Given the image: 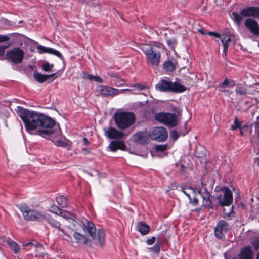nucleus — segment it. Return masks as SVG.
Segmentation results:
<instances>
[{
    "label": "nucleus",
    "instance_id": "1",
    "mask_svg": "<svg viewBox=\"0 0 259 259\" xmlns=\"http://www.w3.org/2000/svg\"><path fill=\"white\" fill-rule=\"evenodd\" d=\"M19 116L26 130H47L56 126L60 128L59 124L56 123L53 118L38 112L23 109Z\"/></svg>",
    "mask_w": 259,
    "mask_h": 259
},
{
    "label": "nucleus",
    "instance_id": "2",
    "mask_svg": "<svg viewBox=\"0 0 259 259\" xmlns=\"http://www.w3.org/2000/svg\"><path fill=\"white\" fill-rule=\"evenodd\" d=\"M146 56L147 64L153 68H157L160 62L161 51L164 49L162 44H141L138 46Z\"/></svg>",
    "mask_w": 259,
    "mask_h": 259
},
{
    "label": "nucleus",
    "instance_id": "3",
    "mask_svg": "<svg viewBox=\"0 0 259 259\" xmlns=\"http://www.w3.org/2000/svg\"><path fill=\"white\" fill-rule=\"evenodd\" d=\"M115 122L121 130H124L133 125L135 121V114L131 112H121L114 115Z\"/></svg>",
    "mask_w": 259,
    "mask_h": 259
},
{
    "label": "nucleus",
    "instance_id": "4",
    "mask_svg": "<svg viewBox=\"0 0 259 259\" xmlns=\"http://www.w3.org/2000/svg\"><path fill=\"white\" fill-rule=\"evenodd\" d=\"M155 87L157 90L163 92L182 93L186 90V88L180 83L165 79L160 80Z\"/></svg>",
    "mask_w": 259,
    "mask_h": 259
},
{
    "label": "nucleus",
    "instance_id": "5",
    "mask_svg": "<svg viewBox=\"0 0 259 259\" xmlns=\"http://www.w3.org/2000/svg\"><path fill=\"white\" fill-rule=\"evenodd\" d=\"M155 119L168 128L175 127L179 122L178 117L176 114L168 112L156 113L155 115Z\"/></svg>",
    "mask_w": 259,
    "mask_h": 259
},
{
    "label": "nucleus",
    "instance_id": "6",
    "mask_svg": "<svg viewBox=\"0 0 259 259\" xmlns=\"http://www.w3.org/2000/svg\"><path fill=\"white\" fill-rule=\"evenodd\" d=\"M18 208L26 221H41L45 219V215L40 212L30 209L26 204H21Z\"/></svg>",
    "mask_w": 259,
    "mask_h": 259
},
{
    "label": "nucleus",
    "instance_id": "7",
    "mask_svg": "<svg viewBox=\"0 0 259 259\" xmlns=\"http://www.w3.org/2000/svg\"><path fill=\"white\" fill-rule=\"evenodd\" d=\"M24 57V51L19 47L13 48L6 53V59L14 64L22 63Z\"/></svg>",
    "mask_w": 259,
    "mask_h": 259
},
{
    "label": "nucleus",
    "instance_id": "8",
    "mask_svg": "<svg viewBox=\"0 0 259 259\" xmlns=\"http://www.w3.org/2000/svg\"><path fill=\"white\" fill-rule=\"evenodd\" d=\"M217 199L221 206H229L233 201L232 193L228 187H223L221 188Z\"/></svg>",
    "mask_w": 259,
    "mask_h": 259
},
{
    "label": "nucleus",
    "instance_id": "9",
    "mask_svg": "<svg viewBox=\"0 0 259 259\" xmlns=\"http://www.w3.org/2000/svg\"><path fill=\"white\" fill-rule=\"evenodd\" d=\"M30 134H34L51 140L55 143L56 140L62 137V131H27Z\"/></svg>",
    "mask_w": 259,
    "mask_h": 259
},
{
    "label": "nucleus",
    "instance_id": "10",
    "mask_svg": "<svg viewBox=\"0 0 259 259\" xmlns=\"http://www.w3.org/2000/svg\"><path fill=\"white\" fill-rule=\"evenodd\" d=\"M181 190L189 198L190 203L196 205L198 203L196 190L193 188L188 186H181Z\"/></svg>",
    "mask_w": 259,
    "mask_h": 259
},
{
    "label": "nucleus",
    "instance_id": "11",
    "mask_svg": "<svg viewBox=\"0 0 259 259\" xmlns=\"http://www.w3.org/2000/svg\"><path fill=\"white\" fill-rule=\"evenodd\" d=\"M244 26L255 37H259V24L256 20L247 18L244 22Z\"/></svg>",
    "mask_w": 259,
    "mask_h": 259
},
{
    "label": "nucleus",
    "instance_id": "12",
    "mask_svg": "<svg viewBox=\"0 0 259 259\" xmlns=\"http://www.w3.org/2000/svg\"><path fill=\"white\" fill-rule=\"evenodd\" d=\"M230 229L228 224L223 220H220L214 229V234L217 238L221 239Z\"/></svg>",
    "mask_w": 259,
    "mask_h": 259
},
{
    "label": "nucleus",
    "instance_id": "13",
    "mask_svg": "<svg viewBox=\"0 0 259 259\" xmlns=\"http://www.w3.org/2000/svg\"><path fill=\"white\" fill-rule=\"evenodd\" d=\"M133 139L138 144H146L150 141L149 134L147 131H138L133 135Z\"/></svg>",
    "mask_w": 259,
    "mask_h": 259
},
{
    "label": "nucleus",
    "instance_id": "14",
    "mask_svg": "<svg viewBox=\"0 0 259 259\" xmlns=\"http://www.w3.org/2000/svg\"><path fill=\"white\" fill-rule=\"evenodd\" d=\"M197 191L203 199V205L205 207L207 206L210 208H213V204L211 199V195L207 190L206 187L202 188V189H199Z\"/></svg>",
    "mask_w": 259,
    "mask_h": 259
},
{
    "label": "nucleus",
    "instance_id": "15",
    "mask_svg": "<svg viewBox=\"0 0 259 259\" xmlns=\"http://www.w3.org/2000/svg\"><path fill=\"white\" fill-rule=\"evenodd\" d=\"M150 140L161 142L166 140L168 137L167 131H152L149 133Z\"/></svg>",
    "mask_w": 259,
    "mask_h": 259
},
{
    "label": "nucleus",
    "instance_id": "16",
    "mask_svg": "<svg viewBox=\"0 0 259 259\" xmlns=\"http://www.w3.org/2000/svg\"><path fill=\"white\" fill-rule=\"evenodd\" d=\"M240 13L244 17L259 18V7H248L241 10Z\"/></svg>",
    "mask_w": 259,
    "mask_h": 259
},
{
    "label": "nucleus",
    "instance_id": "17",
    "mask_svg": "<svg viewBox=\"0 0 259 259\" xmlns=\"http://www.w3.org/2000/svg\"><path fill=\"white\" fill-rule=\"evenodd\" d=\"M122 90L119 91L118 90L109 87L102 85L99 89V93L106 96H113L122 93Z\"/></svg>",
    "mask_w": 259,
    "mask_h": 259
},
{
    "label": "nucleus",
    "instance_id": "18",
    "mask_svg": "<svg viewBox=\"0 0 259 259\" xmlns=\"http://www.w3.org/2000/svg\"><path fill=\"white\" fill-rule=\"evenodd\" d=\"M82 229L88 232L92 240L96 239V228L92 222L87 221L85 224H83Z\"/></svg>",
    "mask_w": 259,
    "mask_h": 259
},
{
    "label": "nucleus",
    "instance_id": "19",
    "mask_svg": "<svg viewBox=\"0 0 259 259\" xmlns=\"http://www.w3.org/2000/svg\"><path fill=\"white\" fill-rule=\"evenodd\" d=\"M44 220H45L52 227L58 229L59 232H61L63 234L67 235L65 233L64 230L60 228V223L53 218L50 215H45V219H44ZM58 234L60 236H61V234L60 233V232H58Z\"/></svg>",
    "mask_w": 259,
    "mask_h": 259
},
{
    "label": "nucleus",
    "instance_id": "20",
    "mask_svg": "<svg viewBox=\"0 0 259 259\" xmlns=\"http://www.w3.org/2000/svg\"><path fill=\"white\" fill-rule=\"evenodd\" d=\"M220 38L223 46V54L226 56L228 47L232 41L231 35L228 33H223Z\"/></svg>",
    "mask_w": 259,
    "mask_h": 259
},
{
    "label": "nucleus",
    "instance_id": "21",
    "mask_svg": "<svg viewBox=\"0 0 259 259\" xmlns=\"http://www.w3.org/2000/svg\"><path fill=\"white\" fill-rule=\"evenodd\" d=\"M253 255L251 247L247 246L241 249L238 256L240 259H253Z\"/></svg>",
    "mask_w": 259,
    "mask_h": 259
},
{
    "label": "nucleus",
    "instance_id": "22",
    "mask_svg": "<svg viewBox=\"0 0 259 259\" xmlns=\"http://www.w3.org/2000/svg\"><path fill=\"white\" fill-rule=\"evenodd\" d=\"M37 49L39 53H48L49 54L55 55L61 59L63 58V56L61 53L58 51L56 50L53 48L46 47L42 45H38L37 47Z\"/></svg>",
    "mask_w": 259,
    "mask_h": 259
},
{
    "label": "nucleus",
    "instance_id": "23",
    "mask_svg": "<svg viewBox=\"0 0 259 259\" xmlns=\"http://www.w3.org/2000/svg\"><path fill=\"white\" fill-rule=\"evenodd\" d=\"M177 64V61L175 59H168L163 63V68L166 72H171L176 69Z\"/></svg>",
    "mask_w": 259,
    "mask_h": 259
},
{
    "label": "nucleus",
    "instance_id": "24",
    "mask_svg": "<svg viewBox=\"0 0 259 259\" xmlns=\"http://www.w3.org/2000/svg\"><path fill=\"white\" fill-rule=\"evenodd\" d=\"M23 245L24 247L29 246L30 248L33 247H35L37 252L36 256H41L42 254V252H41V251L44 249L43 246L37 241H33L29 242H23Z\"/></svg>",
    "mask_w": 259,
    "mask_h": 259
},
{
    "label": "nucleus",
    "instance_id": "25",
    "mask_svg": "<svg viewBox=\"0 0 259 259\" xmlns=\"http://www.w3.org/2000/svg\"><path fill=\"white\" fill-rule=\"evenodd\" d=\"M108 147L112 151H116L117 149L125 150L126 146L123 141H112L110 142Z\"/></svg>",
    "mask_w": 259,
    "mask_h": 259
},
{
    "label": "nucleus",
    "instance_id": "26",
    "mask_svg": "<svg viewBox=\"0 0 259 259\" xmlns=\"http://www.w3.org/2000/svg\"><path fill=\"white\" fill-rule=\"evenodd\" d=\"M105 135L111 139L120 140L124 136L122 131H105Z\"/></svg>",
    "mask_w": 259,
    "mask_h": 259
},
{
    "label": "nucleus",
    "instance_id": "27",
    "mask_svg": "<svg viewBox=\"0 0 259 259\" xmlns=\"http://www.w3.org/2000/svg\"><path fill=\"white\" fill-rule=\"evenodd\" d=\"M56 73H53L50 75H44L37 71L34 72V79L39 83H43L47 80L49 78L53 77Z\"/></svg>",
    "mask_w": 259,
    "mask_h": 259
},
{
    "label": "nucleus",
    "instance_id": "28",
    "mask_svg": "<svg viewBox=\"0 0 259 259\" xmlns=\"http://www.w3.org/2000/svg\"><path fill=\"white\" fill-rule=\"evenodd\" d=\"M105 232L103 229L98 230L96 234V239L93 240L94 241L98 242L101 246H103L105 244Z\"/></svg>",
    "mask_w": 259,
    "mask_h": 259
},
{
    "label": "nucleus",
    "instance_id": "29",
    "mask_svg": "<svg viewBox=\"0 0 259 259\" xmlns=\"http://www.w3.org/2000/svg\"><path fill=\"white\" fill-rule=\"evenodd\" d=\"M138 230L140 233L145 235L147 234L150 231V226L146 223L143 222H139L137 225Z\"/></svg>",
    "mask_w": 259,
    "mask_h": 259
},
{
    "label": "nucleus",
    "instance_id": "30",
    "mask_svg": "<svg viewBox=\"0 0 259 259\" xmlns=\"http://www.w3.org/2000/svg\"><path fill=\"white\" fill-rule=\"evenodd\" d=\"M74 237L78 243L86 245L89 242V240L85 235L80 234V233L75 232Z\"/></svg>",
    "mask_w": 259,
    "mask_h": 259
},
{
    "label": "nucleus",
    "instance_id": "31",
    "mask_svg": "<svg viewBox=\"0 0 259 259\" xmlns=\"http://www.w3.org/2000/svg\"><path fill=\"white\" fill-rule=\"evenodd\" d=\"M54 143L59 147H67L69 145V141L62 136L61 138L59 137L58 139L56 140L55 143Z\"/></svg>",
    "mask_w": 259,
    "mask_h": 259
},
{
    "label": "nucleus",
    "instance_id": "32",
    "mask_svg": "<svg viewBox=\"0 0 259 259\" xmlns=\"http://www.w3.org/2000/svg\"><path fill=\"white\" fill-rule=\"evenodd\" d=\"M56 201L58 204L62 208H65L68 206V201L67 198L63 195L57 197Z\"/></svg>",
    "mask_w": 259,
    "mask_h": 259
},
{
    "label": "nucleus",
    "instance_id": "33",
    "mask_svg": "<svg viewBox=\"0 0 259 259\" xmlns=\"http://www.w3.org/2000/svg\"><path fill=\"white\" fill-rule=\"evenodd\" d=\"M179 132L180 131H171L170 134V138L174 141H176L181 135L184 136L188 134V131H183V132L181 133H179Z\"/></svg>",
    "mask_w": 259,
    "mask_h": 259
},
{
    "label": "nucleus",
    "instance_id": "34",
    "mask_svg": "<svg viewBox=\"0 0 259 259\" xmlns=\"http://www.w3.org/2000/svg\"><path fill=\"white\" fill-rule=\"evenodd\" d=\"M235 85V82L233 80H229L227 78H225L224 81L219 85L220 88H224L226 86H229L230 87H233Z\"/></svg>",
    "mask_w": 259,
    "mask_h": 259
},
{
    "label": "nucleus",
    "instance_id": "35",
    "mask_svg": "<svg viewBox=\"0 0 259 259\" xmlns=\"http://www.w3.org/2000/svg\"><path fill=\"white\" fill-rule=\"evenodd\" d=\"M242 16H243L241 14V13L239 14L237 12H233L232 13L233 19L235 23L238 25H240L241 22L243 19Z\"/></svg>",
    "mask_w": 259,
    "mask_h": 259
},
{
    "label": "nucleus",
    "instance_id": "36",
    "mask_svg": "<svg viewBox=\"0 0 259 259\" xmlns=\"http://www.w3.org/2000/svg\"><path fill=\"white\" fill-rule=\"evenodd\" d=\"M235 92L237 95L245 96L247 94L246 89L241 85H238L236 89Z\"/></svg>",
    "mask_w": 259,
    "mask_h": 259
},
{
    "label": "nucleus",
    "instance_id": "37",
    "mask_svg": "<svg viewBox=\"0 0 259 259\" xmlns=\"http://www.w3.org/2000/svg\"><path fill=\"white\" fill-rule=\"evenodd\" d=\"M8 244L15 253L19 252L20 248L17 243L14 241H8Z\"/></svg>",
    "mask_w": 259,
    "mask_h": 259
},
{
    "label": "nucleus",
    "instance_id": "38",
    "mask_svg": "<svg viewBox=\"0 0 259 259\" xmlns=\"http://www.w3.org/2000/svg\"><path fill=\"white\" fill-rule=\"evenodd\" d=\"M161 243V240L160 238H158L156 243L152 248H151V250L155 253H158L160 251V245Z\"/></svg>",
    "mask_w": 259,
    "mask_h": 259
},
{
    "label": "nucleus",
    "instance_id": "39",
    "mask_svg": "<svg viewBox=\"0 0 259 259\" xmlns=\"http://www.w3.org/2000/svg\"><path fill=\"white\" fill-rule=\"evenodd\" d=\"M58 215H60L66 220L72 219V214L69 212L65 210L62 209L60 213H58Z\"/></svg>",
    "mask_w": 259,
    "mask_h": 259
},
{
    "label": "nucleus",
    "instance_id": "40",
    "mask_svg": "<svg viewBox=\"0 0 259 259\" xmlns=\"http://www.w3.org/2000/svg\"><path fill=\"white\" fill-rule=\"evenodd\" d=\"M167 144L157 145L155 147V150L157 152H164L167 149Z\"/></svg>",
    "mask_w": 259,
    "mask_h": 259
},
{
    "label": "nucleus",
    "instance_id": "41",
    "mask_svg": "<svg viewBox=\"0 0 259 259\" xmlns=\"http://www.w3.org/2000/svg\"><path fill=\"white\" fill-rule=\"evenodd\" d=\"M237 128L241 130V122L239 121L237 117H235L234 119V124L232 125L231 126V129L236 130Z\"/></svg>",
    "mask_w": 259,
    "mask_h": 259
},
{
    "label": "nucleus",
    "instance_id": "42",
    "mask_svg": "<svg viewBox=\"0 0 259 259\" xmlns=\"http://www.w3.org/2000/svg\"><path fill=\"white\" fill-rule=\"evenodd\" d=\"M61 209L59 207L55 205H52L50 206V211H51L53 213H54L57 215H58V213H60L61 211Z\"/></svg>",
    "mask_w": 259,
    "mask_h": 259
},
{
    "label": "nucleus",
    "instance_id": "43",
    "mask_svg": "<svg viewBox=\"0 0 259 259\" xmlns=\"http://www.w3.org/2000/svg\"><path fill=\"white\" fill-rule=\"evenodd\" d=\"M252 245L254 250H257L259 249V237H256L254 239L252 242Z\"/></svg>",
    "mask_w": 259,
    "mask_h": 259
},
{
    "label": "nucleus",
    "instance_id": "44",
    "mask_svg": "<svg viewBox=\"0 0 259 259\" xmlns=\"http://www.w3.org/2000/svg\"><path fill=\"white\" fill-rule=\"evenodd\" d=\"M206 185L203 182V181L202 179L200 180V183H198L195 186V189L197 191H198L199 189H202V188H205L206 187Z\"/></svg>",
    "mask_w": 259,
    "mask_h": 259
},
{
    "label": "nucleus",
    "instance_id": "45",
    "mask_svg": "<svg viewBox=\"0 0 259 259\" xmlns=\"http://www.w3.org/2000/svg\"><path fill=\"white\" fill-rule=\"evenodd\" d=\"M9 47V44L6 46H0V59H2V57L4 55L5 49Z\"/></svg>",
    "mask_w": 259,
    "mask_h": 259
},
{
    "label": "nucleus",
    "instance_id": "46",
    "mask_svg": "<svg viewBox=\"0 0 259 259\" xmlns=\"http://www.w3.org/2000/svg\"><path fill=\"white\" fill-rule=\"evenodd\" d=\"M115 85L117 86H121L124 84V81L122 79L119 78L118 77H116V79L114 80Z\"/></svg>",
    "mask_w": 259,
    "mask_h": 259
},
{
    "label": "nucleus",
    "instance_id": "47",
    "mask_svg": "<svg viewBox=\"0 0 259 259\" xmlns=\"http://www.w3.org/2000/svg\"><path fill=\"white\" fill-rule=\"evenodd\" d=\"M233 212V207L229 208L228 210H226V209L223 210V214L225 217H229L230 214Z\"/></svg>",
    "mask_w": 259,
    "mask_h": 259
},
{
    "label": "nucleus",
    "instance_id": "48",
    "mask_svg": "<svg viewBox=\"0 0 259 259\" xmlns=\"http://www.w3.org/2000/svg\"><path fill=\"white\" fill-rule=\"evenodd\" d=\"M42 69L45 71H50L51 70V67L49 63L46 62V63L44 64L42 66Z\"/></svg>",
    "mask_w": 259,
    "mask_h": 259
},
{
    "label": "nucleus",
    "instance_id": "49",
    "mask_svg": "<svg viewBox=\"0 0 259 259\" xmlns=\"http://www.w3.org/2000/svg\"><path fill=\"white\" fill-rule=\"evenodd\" d=\"M9 40L10 38L8 36L0 34V43L6 42Z\"/></svg>",
    "mask_w": 259,
    "mask_h": 259
},
{
    "label": "nucleus",
    "instance_id": "50",
    "mask_svg": "<svg viewBox=\"0 0 259 259\" xmlns=\"http://www.w3.org/2000/svg\"><path fill=\"white\" fill-rule=\"evenodd\" d=\"M94 77L95 76L93 75L84 73L83 78L88 79L89 80H94Z\"/></svg>",
    "mask_w": 259,
    "mask_h": 259
},
{
    "label": "nucleus",
    "instance_id": "51",
    "mask_svg": "<svg viewBox=\"0 0 259 259\" xmlns=\"http://www.w3.org/2000/svg\"><path fill=\"white\" fill-rule=\"evenodd\" d=\"M155 240H156L155 237H152L151 238L147 240L146 243L148 245H152L155 242Z\"/></svg>",
    "mask_w": 259,
    "mask_h": 259
},
{
    "label": "nucleus",
    "instance_id": "52",
    "mask_svg": "<svg viewBox=\"0 0 259 259\" xmlns=\"http://www.w3.org/2000/svg\"><path fill=\"white\" fill-rule=\"evenodd\" d=\"M207 34L210 36H214L217 38H220L221 37V35L219 33H216L215 32H211V31H208Z\"/></svg>",
    "mask_w": 259,
    "mask_h": 259
},
{
    "label": "nucleus",
    "instance_id": "53",
    "mask_svg": "<svg viewBox=\"0 0 259 259\" xmlns=\"http://www.w3.org/2000/svg\"><path fill=\"white\" fill-rule=\"evenodd\" d=\"M94 80L99 83H102L103 81V79L98 76H95Z\"/></svg>",
    "mask_w": 259,
    "mask_h": 259
},
{
    "label": "nucleus",
    "instance_id": "54",
    "mask_svg": "<svg viewBox=\"0 0 259 259\" xmlns=\"http://www.w3.org/2000/svg\"><path fill=\"white\" fill-rule=\"evenodd\" d=\"M135 87H136L137 89H139L140 90H142L145 89V86L139 83L136 84L135 85Z\"/></svg>",
    "mask_w": 259,
    "mask_h": 259
},
{
    "label": "nucleus",
    "instance_id": "55",
    "mask_svg": "<svg viewBox=\"0 0 259 259\" xmlns=\"http://www.w3.org/2000/svg\"><path fill=\"white\" fill-rule=\"evenodd\" d=\"M167 42L169 46L171 45L172 46L176 43L175 40H168Z\"/></svg>",
    "mask_w": 259,
    "mask_h": 259
},
{
    "label": "nucleus",
    "instance_id": "56",
    "mask_svg": "<svg viewBox=\"0 0 259 259\" xmlns=\"http://www.w3.org/2000/svg\"><path fill=\"white\" fill-rule=\"evenodd\" d=\"M198 32L203 35H206L207 34L208 31H205L203 29H200L198 30Z\"/></svg>",
    "mask_w": 259,
    "mask_h": 259
},
{
    "label": "nucleus",
    "instance_id": "57",
    "mask_svg": "<svg viewBox=\"0 0 259 259\" xmlns=\"http://www.w3.org/2000/svg\"><path fill=\"white\" fill-rule=\"evenodd\" d=\"M169 188L172 190H174L177 188L176 187V183H172L170 184L169 186Z\"/></svg>",
    "mask_w": 259,
    "mask_h": 259
},
{
    "label": "nucleus",
    "instance_id": "58",
    "mask_svg": "<svg viewBox=\"0 0 259 259\" xmlns=\"http://www.w3.org/2000/svg\"><path fill=\"white\" fill-rule=\"evenodd\" d=\"M255 127L259 130V116L257 117L256 121L255 122Z\"/></svg>",
    "mask_w": 259,
    "mask_h": 259
},
{
    "label": "nucleus",
    "instance_id": "59",
    "mask_svg": "<svg viewBox=\"0 0 259 259\" xmlns=\"http://www.w3.org/2000/svg\"><path fill=\"white\" fill-rule=\"evenodd\" d=\"M255 163L259 166V158H256L254 159Z\"/></svg>",
    "mask_w": 259,
    "mask_h": 259
},
{
    "label": "nucleus",
    "instance_id": "60",
    "mask_svg": "<svg viewBox=\"0 0 259 259\" xmlns=\"http://www.w3.org/2000/svg\"><path fill=\"white\" fill-rule=\"evenodd\" d=\"M155 128H156V130H165V128L163 127H156Z\"/></svg>",
    "mask_w": 259,
    "mask_h": 259
},
{
    "label": "nucleus",
    "instance_id": "61",
    "mask_svg": "<svg viewBox=\"0 0 259 259\" xmlns=\"http://www.w3.org/2000/svg\"><path fill=\"white\" fill-rule=\"evenodd\" d=\"M83 141H84L85 144L87 145L88 144V140H87V138H83Z\"/></svg>",
    "mask_w": 259,
    "mask_h": 259
},
{
    "label": "nucleus",
    "instance_id": "62",
    "mask_svg": "<svg viewBox=\"0 0 259 259\" xmlns=\"http://www.w3.org/2000/svg\"><path fill=\"white\" fill-rule=\"evenodd\" d=\"M111 76L113 78H115V79H116V77H118L117 75L116 74H114L113 73L112 75H111Z\"/></svg>",
    "mask_w": 259,
    "mask_h": 259
},
{
    "label": "nucleus",
    "instance_id": "63",
    "mask_svg": "<svg viewBox=\"0 0 259 259\" xmlns=\"http://www.w3.org/2000/svg\"><path fill=\"white\" fill-rule=\"evenodd\" d=\"M256 259H259V252L256 254Z\"/></svg>",
    "mask_w": 259,
    "mask_h": 259
},
{
    "label": "nucleus",
    "instance_id": "64",
    "mask_svg": "<svg viewBox=\"0 0 259 259\" xmlns=\"http://www.w3.org/2000/svg\"><path fill=\"white\" fill-rule=\"evenodd\" d=\"M232 259H240V258L239 257L238 258L237 257H235L233 258Z\"/></svg>",
    "mask_w": 259,
    "mask_h": 259
}]
</instances>
